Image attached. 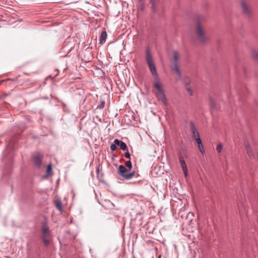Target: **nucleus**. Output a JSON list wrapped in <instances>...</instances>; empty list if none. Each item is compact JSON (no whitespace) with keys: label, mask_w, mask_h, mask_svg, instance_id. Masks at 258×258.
I'll return each mask as SVG.
<instances>
[{"label":"nucleus","mask_w":258,"mask_h":258,"mask_svg":"<svg viewBox=\"0 0 258 258\" xmlns=\"http://www.w3.org/2000/svg\"><path fill=\"white\" fill-rule=\"evenodd\" d=\"M161 255H159L158 256V258H161Z\"/></svg>","instance_id":"a878e982"},{"label":"nucleus","mask_w":258,"mask_h":258,"mask_svg":"<svg viewBox=\"0 0 258 258\" xmlns=\"http://www.w3.org/2000/svg\"><path fill=\"white\" fill-rule=\"evenodd\" d=\"M42 155L39 153H36L34 155V160L35 164L39 166L41 163Z\"/></svg>","instance_id":"9d476101"},{"label":"nucleus","mask_w":258,"mask_h":258,"mask_svg":"<svg viewBox=\"0 0 258 258\" xmlns=\"http://www.w3.org/2000/svg\"><path fill=\"white\" fill-rule=\"evenodd\" d=\"M114 143L116 144V145H117V146H120V148L123 150V151H126V150H127V146L126 145V144L122 141H119L117 139H115L114 141Z\"/></svg>","instance_id":"1a4fd4ad"},{"label":"nucleus","mask_w":258,"mask_h":258,"mask_svg":"<svg viewBox=\"0 0 258 258\" xmlns=\"http://www.w3.org/2000/svg\"><path fill=\"white\" fill-rule=\"evenodd\" d=\"M186 90L188 94L190 96L192 95V91L191 90V88L189 87H187Z\"/></svg>","instance_id":"412c9836"},{"label":"nucleus","mask_w":258,"mask_h":258,"mask_svg":"<svg viewBox=\"0 0 258 258\" xmlns=\"http://www.w3.org/2000/svg\"><path fill=\"white\" fill-rule=\"evenodd\" d=\"M55 205L58 210H59L60 211H61L62 210V205L60 200H56L55 201Z\"/></svg>","instance_id":"4468645a"},{"label":"nucleus","mask_w":258,"mask_h":258,"mask_svg":"<svg viewBox=\"0 0 258 258\" xmlns=\"http://www.w3.org/2000/svg\"><path fill=\"white\" fill-rule=\"evenodd\" d=\"M140 9L141 10H144V5L143 4L141 5Z\"/></svg>","instance_id":"393cba45"},{"label":"nucleus","mask_w":258,"mask_h":258,"mask_svg":"<svg viewBox=\"0 0 258 258\" xmlns=\"http://www.w3.org/2000/svg\"><path fill=\"white\" fill-rule=\"evenodd\" d=\"M146 60L150 70L154 77V81H160L156 72V67L153 62L152 56L150 53L149 49H147L146 51Z\"/></svg>","instance_id":"7ed1b4c3"},{"label":"nucleus","mask_w":258,"mask_h":258,"mask_svg":"<svg viewBox=\"0 0 258 258\" xmlns=\"http://www.w3.org/2000/svg\"><path fill=\"white\" fill-rule=\"evenodd\" d=\"M197 144H198V147H199V149L200 152L202 154H203L205 152V151H204V149L203 148V146L202 141H200V142L197 143Z\"/></svg>","instance_id":"dca6fc26"},{"label":"nucleus","mask_w":258,"mask_h":258,"mask_svg":"<svg viewBox=\"0 0 258 258\" xmlns=\"http://www.w3.org/2000/svg\"><path fill=\"white\" fill-rule=\"evenodd\" d=\"M156 168L154 167V169H153V171H154V170H156Z\"/></svg>","instance_id":"bb28decb"},{"label":"nucleus","mask_w":258,"mask_h":258,"mask_svg":"<svg viewBox=\"0 0 258 258\" xmlns=\"http://www.w3.org/2000/svg\"><path fill=\"white\" fill-rule=\"evenodd\" d=\"M222 145L221 144H219L217 147H216V150L217 152L220 153L221 152L222 149Z\"/></svg>","instance_id":"6ab92c4d"},{"label":"nucleus","mask_w":258,"mask_h":258,"mask_svg":"<svg viewBox=\"0 0 258 258\" xmlns=\"http://www.w3.org/2000/svg\"><path fill=\"white\" fill-rule=\"evenodd\" d=\"M151 3L152 5V8L153 9H154L155 8V0H151Z\"/></svg>","instance_id":"5701e85b"},{"label":"nucleus","mask_w":258,"mask_h":258,"mask_svg":"<svg viewBox=\"0 0 258 258\" xmlns=\"http://www.w3.org/2000/svg\"><path fill=\"white\" fill-rule=\"evenodd\" d=\"M129 171L130 170L126 168L123 165H120L119 166L118 173L121 177L125 179H130L135 175L134 172L128 173Z\"/></svg>","instance_id":"0eeeda50"},{"label":"nucleus","mask_w":258,"mask_h":258,"mask_svg":"<svg viewBox=\"0 0 258 258\" xmlns=\"http://www.w3.org/2000/svg\"><path fill=\"white\" fill-rule=\"evenodd\" d=\"M127 151L125 153L124 156L126 158L130 159V154L129 153L128 150H126Z\"/></svg>","instance_id":"4be33fe9"},{"label":"nucleus","mask_w":258,"mask_h":258,"mask_svg":"<svg viewBox=\"0 0 258 258\" xmlns=\"http://www.w3.org/2000/svg\"><path fill=\"white\" fill-rule=\"evenodd\" d=\"M204 22L205 19L202 18L196 20L195 25V32L199 42L203 44H206L209 41V38L206 33V30L204 26Z\"/></svg>","instance_id":"f257e3e1"},{"label":"nucleus","mask_w":258,"mask_h":258,"mask_svg":"<svg viewBox=\"0 0 258 258\" xmlns=\"http://www.w3.org/2000/svg\"><path fill=\"white\" fill-rule=\"evenodd\" d=\"M180 163L182 168L184 174L185 176H186L187 174V168L186 167L185 163L184 160L182 159V158H180Z\"/></svg>","instance_id":"9b49d317"},{"label":"nucleus","mask_w":258,"mask_h":258,"mask_svg":"<svg viewBox=\"0 0 258 258\" xmlns=\"http://www.w3.org/2000/svg\"><path fill=\"white\" fill-rule=\"evenodd\" d=\"M139 1H140V2H142V0H139Z\"/></svg>","instance_id":"cd10ccee"},{"label":"nucleus","mask_w":258,"mask_h":258,"mask_svg":"<svg viewBox=\"0 0 258 258\" xmlns=\"http://www.w3.org/2000/svg\"><path fill=\"white\" fill-rule=\"evenodd\" d=\"M179 58V53L177 51H173V58L171 60V68L177 74L178 78L180 77V70L178 67L177 63Z\"/></svg>","instance_id":"39448f33"},{"label":"nucleus","mask_w":258,"mask_h":258,"mask_svg":"<svg viewBox=\"0 0 258 258\" xmlns=\"http://www.w3.org/2000/svg\"><path fill=\"white\" fill-rule=\"evenodd\" d=\"M191 130L192 131L195 140L196 141L197 143L201 141V140L200 139V138L199 134L197 130H196V127H195V126L194 125V124L191 125Z\"/></svg>","instance_id":"6e6552de"},{"label":"nucleus","mask_w":258,"mask_h":258,"mask_svg":"<svg viewBox=\"0 0 258 258\" xmlns=\"http://www.w3.org/2000/svg\"><path fill=\"white\" fill-rule=\"evenodd\" d=\"M126 168L128 169V170H131L132 167V164L130 160H128L125 163Z\"/></svg>","instance_id":"f3484780"},{"label":"nucleus","mask_w":258,"mask_h":258,"mask_svg":"<svg viewBox=\"0 0 258 258\" xmlns=\"http://www.w3.org/2000/svg\"><path fill=\"white\" fill-rule=\"evenodd\" d=\"M116 146H117V145H116L115 143L111 144L110 145V149L112 151H115L116 149Z\"/></svg>","instance_id":"aec40b11"},{"label":"nucleus","mask_w":258,"mask_h":258,"mask_svg":"<svg viewBox=\"0 0 258 258\" xmlns=\"http://www.w3.org/2000/svg\"><path fill=\"white\" fill-rule=\"evenodd\" d=\"M107 38V33L105 31L102 32L100 37V43L102 44L106 41Z\"/></svg>","instance_id":"ddd939ff"},{"label":"nucleus","mask_w":258,"mask_h":258,"mask_svg":"<svg viewBox=\"0 0 258 258\" xmlns=\"http://www.w3.org/2000/svg\"><path fill=\"white\" fill-rule=\"evenodd\" d=\"M187 216L189 217H194V214H193V213L189 212V213H188Z\"/></svg>","instance_id":"b1692460"},{"label":"nucleus","mask_w":258,"mask_h":258,"mask_svg":"<svg viewBox=\"0 0 258 258\" xmlns=\"http://www.w3.org/2000/svg\"><path fill=\"white\" fill-rule=\"evenodd\" d=\"M153 85L155 89L154 94L156 97L159 101H161L164 104L166 105L167 103V100L161 81L158 80L154 81Z\"/></svg>","instance_id":"f03ea898"},{"label":"nucleus","mask_w":258,"mask_h":258,"mask_svg":"<svg viewBox=\"0 0 258 258\" xmlns=\"http://www.w3.org/2000/svg\"><path fill=\"white\" fill-rule=\"evenodd\" d=\"M251 53L252 57L255 60H258V51L256 50H253Z\"/></svg>","instance_id":"2eb2a0df"},{"label":"nucleus","mask_w":258,"mask_h":258,"mask_svg":"<svg viewBox=\"0 0 258 258\" xmlns=\"http://www.w3.org/2000/svg\"><path fill=\"white\" fill-rule=\"evenodd\" d=\"M42 231V239L44 244L45 245H47L49 244L51 238V232L49 229L48 226L44 224L42 226L41 228Z\"/></svg>","instance_id":"423d86ee"},{"label":"nucleus","mask_w":258,"mask_h":258,"mask_svg":"<svg viewBox=\"0 0 258 258\" xmlns=\"http://www.w3.org/2000/svg\"><path fill=\"white\" fill-rule=\"evenodd\" d=\"M245 148H246V153H247L248 156L250 158L253 157L254 155H253V152H252V150L251 149V148H250L249 145L248 144L245 143Z\"/></svg>","instance_id":"f8f14e48"},{"label":"nucleus","mask_w":258,"mask_h":258,"mask_svg":"<svg viewBox=\"0 0 258 258\" xmlns=\"http://www.w3.org/2000/svg\"><path fill=\"white\" fill-rule=\"evenodd\" d=\"M240 6L242 13L248 17L252 15V9L247 0H240Z\"/></svg>","instance_id":"20e7f679"},{"label":"nucleus","mask_w":258,"mask_h":258,"mask_svg":"<svg viewBox=\"0 0 258 258\" xmlns=\"http://www.w3.org/2000/svg\"><path fill=\"white\" fill-rule=\"evenodd\" d=\"M46 172L48 175L51 174V164H49L47 165Z\"/></svg>","instance_id":"a211bd4d"}]
</instances>
